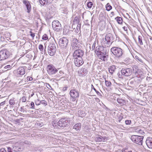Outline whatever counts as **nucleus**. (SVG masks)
<instances>
[{"label": "nucleus", "instance_id": "obj_43", "mask_svg": "<svg viewBox=\"0 0 152 152\" xmlns=\"http://www.w3.org/2000/svg\"><path fill=\"white\" fill-rule=\"evenodd\" d=\"M23 120V118H21L19 119H16L15 120V121L17 123H19L20 121H21Z\"/></svg>", "mask_w": 152, "mask_h": 152}, {"label": "nucleus", "instance_id": "obj_26", "mask_svg": "<svg viewBox=\"0 0 152 152\" xmlns=\"http://www.w3.org/2000/svg\"><path fill=\"white\" fill-rule=\"evenodd\" d=\"M115 19L116 20L118 23L119 24H121L123 21L122 18L121 17H117L115 18Z\"/></svg>", "mask_w": 152, "mask_h": 152}, {"label": "nucleus", "instance_id": "obj_11", "mask_svg": "<svg viewBox=\"0 0 152 152\" xmlns=\"http://www.w3.org/2000/svg\"><path fill=\"white\" fill-rule=\"evenodd\" d=\"M69 122L65 118L61 119L58 123V126L63 127H64L68 126Z\"/></svg>", "mask_w": 152, "mask_h": 152}, {"label": "nucleus", "instance_id": "obj_3", "mask_svg": "<svg viewBox=\"0 0 152 152\" xmlns=\"http://www.w3.org/2000/svg\"><path fill=\"white\" fill-rule=\"evenodd\" d=\"M56 51V44L55 41L50 43L48 46V53L51 56H53L55 53Z\"/></svg>", "mask_w": 152, "mask_h": 152}, {"label": "nucleus", "instance_id": "obj_46", "mask_svg": "<svg viewBox=\"0 0 152 152\" xmlns=\"http://www.w3.org/2000/svg\"><path fill=\"white\" fill-rule=\"evenodd\" d=\"M96 42L95 41L93 43V44L92 45V50H94L95 46H96Z\"/></svg>", "mask_w": 152, "mask_h": 152}, {"label": "nucleus", "instance_id": "obj_57", "mask_svg": "<svg viewBox=\"0 0 152 152\" xmlns=\"http://www.w3.org/2000/svg\"><path fill=\"white\" fill-rule=\"evenodd\" d=\"M67 87H64L63 88V91H65L67 89Z\"/></svg>", "mask_w": 152, "mask_h": 152}, {"label": "nucleus", "instance_id": "obj_29", "mask_svg": "<svg viewBox=\"0 0 152 152\" xmlns=\"http://www.w3.org/2000/svg\"><path fill=\"white\" fill-rule=\"evenodd\" d=\"M142 36H139L138 37V40L140 44L141 45H143V43L142 42Z\"/></svg>", "mask_w": 152, "mask_h": 152}, {"label": "nucleus", "instance_id": "obj_1", "mask_svg": "<svg viewBox=\"0 0 152 152\" xmlns=\"http://www.w3.org/2000/svg\"><path fill=\"white\" fill-rule=\"evenodd\" d=\"M112 53L117 58L121 57L124 53L122 49L118 47H113L110 50Z\"/></svg>", "mask_w": 152, "mask_h": 152}, {"label": "nucleus", "instance_id": "obj_58", "mask_svg": "<svg viewBox=\"0 0 152 152\" xmlns=\"http://www.w3.org/2000/svg\"><path fill=\"white\" fill-rule=\"evenodd\" d=\"M5 101L2 102L0 103V106H1L4 104L5 103Z\"/></svg>", "mask_w": 152, "mask_h": 152}, {"label": "nucleus", "instance_id": "obj_15", "mask_svg": "<svg viewBox=\"0 0 152 152\" xmlns=\"http://www.w3.org/2000/svg\"><path fill=\"white\" fill-rule=\"evenodd\" d=\"M72 50L74 49V48H79L81 46L79 45L78 40L76 38H73L72 40Z\"/></svg>", "mask_w": 152, "mask_h": 152}, {"label": "nucleus", "instance_id": "obj_40", "mask_svg": "<svg viewBox=\"0 0 152 152\" xmlns=\"http://www.w3.org/2000/svg\"><path fill=\"white\" fill-rule=\"evenodd\" d=\"M41 101H40L38 99H37L35 101V104L37 105H39L40 104Z\"/></svg>", "mask_w": 152, "mask_h": 152}, {"label": "nucleus", "instance_id": "obj_47", "mask_svg": "<svg viewBox=\"0 0 152 152\" xmlns=\"http://www.w3.org/2000/svg\"><path fill=\"white\" fill-rule=\"evenodd\" d=\"M21 99L22 102H25L26 101V99L24 96H23Z\"/></svg>", "mask_w": 152, "mask_h": 152}, {"label": "nucleus", "instance_id": "obj_12", "mask_svg": "<svg viewBox=\"0 0 152 152\" xmlns=\"http://www.w3.org/2000/svg\"><path fill=\"white\" fill-rule=\"evenodd\" d=\"M132 73V70L130 68L122 69L121 71V74L124 76H129Z\"/></svg>", "mask_w": 152, "mask_h": 152}, {"label": "nucleus", "instance_id": "obj_54", "mask_svg": "<svg viewBox=\"0 0 152 152\" xmlns=\"http://www.w3.org/2000/svg\"><path fill=\"white\" fill-rule=\"evenodd\" d=\"M32 79V78L30 77H27V80L29 81H31Z\"/></svg>", "mask_w": 152, "mask_h": 152}, {"label": "nucleus", "instance_id": "obj_21", "mask_svg": "<svg viewBox=\"0 0 152 152\" xmlns=\"http://www.w3.org/2000/svg\"><path fill=\"white\" fill-rule=\"evenodd\" d=\"M108 69L109 72L112 75L115 71L116 68L115 66L112 65L110 66Z\"/></svg>", "mask_w": 152, "mask_h": 152}, {"label": "nucleus", "instance_id": "obj_41", "mask_svg": "<svg viewBox=\"0 0 152 152\" xmlns=\"http://www.w3.org/2000/svg\"><path fill=\"white\" fill-rule=\"evenodd\" d=\"M39 49L40 50V51H43V45L41 44H40L39 46Z\"/></svg>", "mask_w": 152, "mask_h": 152}, {"label": "nucleus", "instance_id": "obj_4", "mask_svg": "<svg viewBox=\"0 0 152 152\" xmlns=\"http://www.w3.org/2000/svg\"><path fill=\"white\" fill-rule=\"evenodd\" d=\"M74 49L72 50L74 51L73 54V56L74 58H82L83 56L84 53L83 50H80L81 47L76 48H74Z\"/></svg>", "mask_w": 152, "mask_h": 152}, {"label": "nucleus", "instance_id": "obj_7", "mask_svg": "<svg viewBox=\"0 0 152 152\" xmlns=\"http://www.w3.org/2000/svg\"><path fill=\"white\" fill-rule=\"evenodd\" d=\"M47 71L50 75H54L58 72V70L53 65L49 64L47 67Z\"/></svg>", "mask_w": 152, "mask_h": 152}, {"label": "nucleus", "instance_id": "obj_61", "mask_svg": "<svg viewBox=\"0 0 152 152\" xmlns=\"http://www.w3.org/2000/svg\"><path fill=\"white\" fill-rule=\"evenodd\" d=\"M52 124L53 126H55L56 125V124H55L54 122H52Z\"/></svg>", "mask_w": 152, "mask_h": 152}, {"label": "nucleus", "instance_id": "obj_63", "mask_svg": "<svg viewBox=\"0 0 152 152\" xmlns=\"http://www.w3.org/2000/svg\"><path fill=\"white\" fill-rule=\"evenodd\" d=\"M111 14H114V12H111Z\"/></svg>", "mask_w": 152, "mask_h": 152}, {"label": "nucleus", "instance_id": "obj_55", "mask_svg": "<svg viewBox=\"0 0 152 152\" xmlns=\"http://www.w3.org/2000/svg\"><path fill=\"white\" fill-rule=\"evenodd\" d=\"M121 73L119 72L118 73V77L119 78H122V76L123 75L121 74H120Z\"/></svg>", "mask_w": 152, "mask_h": 152}, {"label": "nucleus", "instance_id": "obj_34", "mask_svg": "<svg viewBox=\"0 0 152 152\" xmlns=\"http://www.w3.org/2000/svg\"><path fill=\"white\" fill-rule=\"evenodd\" d=\"M105 84L107 86L109 87H110L111 85V83L110 81L106 80L105 81Z\"/></svg>", "mask_w": 152, "mask_h": 152}, {"label": "nucleus", "instance_id": "obj_23", "mask_svg": "<svg viewBox=\"0 0 152 152\" xmlns=\"http://www.w3.org/2000/svg\"><path fill=\"white\" fill-rule=\"evenodd\" d=\"M105 137H103L100 136V137H97L95 138V140L96 142L104 141L105 139Z\"/></svg>", "mask_w": 152, "mask_h": 152}, {"label": "nucleus", "instance_id": "obj_50", "mask_svg": "<svg viewBox=\"0 0 152 152\" xmlns=\"http://www.w3.org/2000/svg\"><path fill=\"white\" fill-rule=\"evenodd\" d=\"M75 31L76 33H78L79 32H80V30L76 27V28L75 30Z\"/></svg>", "mask_w": 152, "mask_h": 152}, {"label": "nucleus", "instance_id": "obj_38", "mask_svg": "<svg viewBox=\"0 0 152 152\" xmlns=\"http://www.w3.org/2000/svg\"><path fill=\"white\" fill-rule=\"evenodd\" d=\"M40 104H42L44 106H46L47 105V103L45 100H42L41 101Z\"/></svg>", "mask_w": 152, "mask_h": 152}, {"label": "nucleus", "instance_id": "obj_36", "mask_svg": "<svg viewBox=\"0 0 152 152\" xmlns=\"http://www.w3.org/2000/svg\"><path fill=\"white\" fill-rule=\"evenodd\" d=\"M136 132L142 135H143L145 133L141 129H138Z\"/></svg>", "mask_w": 152, "mask_h": 152}, {"label": "nucleus", "instance_id": "obj_13", "mask_svg": "<svg viewBox=\"0 0 152 152\" xmlns=\"http://www.w3.org/2000/svg\"><path fill=\"white\" fill-rule=\"evenodd\" d=\"M74 64L75 65L78 67L81 66L83 63L84 62L82 58H74Z\"/></svg>", "mask_w": 152, "mask_h": 152}, {"label": "nucleus", "instance_id": "obj_52", "mask_svg": "<svg viewBox=\"0 0 152 152\" xmlns=\"http://www.w3.org/2000/svg\"><path fill=\"white\" fill-rule=\"evenodd\" d=\"M77 24V28H78L80 30L81 28V24L80 23H79L78 24Z\"/></svg>", "mask_w": 152, "mask_h": 152}, {"label": "nucleus", "instance_id": "obj_6", "mask_svg": "<svg viewBox=\"0 0 152 152\" xmlns=\"http://www.w3.org/2000/svg\"><path fill=\"white\" fill-rule=\"evenodd\" d=\"M143 137L142 136L133 135L131 136V139L134 143L139 145H142Z\"/></svg>", "mask_w": 152, "mask_h": 152}, {"label": "nucleus", "instance_id": "obj_17", "mask_svg": "<svg viewBox=\"0 0 152 152\" xmlns=\"http://www.w3.org/2000/svg\"><path fill=\"white\" fill-rule=\"evenodd\" d=\"M23 3L26 5L27 12H30L31 10V6L29 2L28 1L24 0L23 1Z\"/></svg>", "mask_w": 152, "mask_h": 152}, {"label": "nucleus", "instance_id": "obj_64", "mask_svg": "<svg viewBox=\"0 0 152 152\" xmlns=\"http://www.w3.org/2000/svg\"><path fill=\"white\" fill-rule=\"evenodd\" d=\"M127 60H127V59H125V60H124V61H127Z\"/></svg>", "mask_w": 152, "mask_h": 152}, {"label": "nucleus", "instance_id": "obj_24", "mask_svg": "<svg viewBox=\"0 0 152 152\" xmlns=\"http://www.w3.org/2000/svg\"><path fill=\"white\" fill-rule=\"evenodd\" d=\"M117 101L121 105H123L125 104V100L122 99L118 98L117 99Z\"/></svg>", "mask_w": 152, "mask_h": 152}, {"label": "nucleus", "instance_id": "obj_59", "mask_svg": "<svg viewBox=\"0 0 152 152\" xmlns=\"http://www.w3.org/2000/svg\"><path fill=\"white\" fill-rule=\"evenodd\" d=\"M123 29L125 31H126L127 30V28L126 27L124 26L123 27Z\"/></svg>", "mask_w": 152, "mask_h": 152}, {"label": "nucleus", "instance_id": "obj_30", "mask_svg": "<svg viewBox=\"0 0 152 152\" xmlns=\"http://www.w3.org/2000/svg\"><path fill=\"white\" fill-rule=\"evenodd\" d=\"M39 1L40 4L42 5L48 4V1H47V0H39Z\"/></svg>", "mask_w": 152, "mask_h": 152}, {"label": "nucleus", "instance_id": "obj_44", "mask_svg": "<svg viewBox=\"0 0 152 152\" xmlns=\"http://www.w3.org/2000/svg\"><path fill=\"white\" fill-rule=\"evenodd\" d=\"M7 152H13L12 148L10 147H7Z\"/></svg>", "mask_w": 152, "mask_h": 152}, {"label": "nucleus", "instance_id": "obj_22", "mask_svg": "<svg viewBox=\"0 0 152 152\" xmlns=\"http://www.w3.org/2000/svg\"><path fill=\"white\" fill-rule=\"evenodd\" d=\"M78 115L79 117H82L86 115V113L84 111L79 110L78 111Z\"/></svg>", "mask_w": 152, "mask_h": 152}, {"label": "nucleus", "instance_id": "obj_53", "mask_svg": "<svg viewBox=\"0 0 152 152\" xmlns=\"http://www.w3.org/2000/svg\"><path fill=\"white\" fill-rule=\"evenodd\" d=\"M31 108H34V103L33 102H31Z\"/></svg>", "mask_w": 152, "mask_h": 152}, {"label": "nucleus", "instance_id": "obj_20", "mask_svg": "<svg viewBox=\"0 0 152 152\" xmlns=\"http://www.w3.org/2000/svg\"><path fill=\"white\" fill-rule=\"evenodd\" d=\"M81 128V124L80 123H77L75 124L73 127V129H75L76 131L80 130Z\"/></svg>", "mask_w": 152, "mask_h": 152}, {"label": "nucleus", "instance_id": "obj_25", "mask_svg": "<svg viewBox=\"0 0 152 152\" xmlns=\"http://www.w3.org/2000/svg\"><path fill=\"white\" fill-rule=\"evenodd\" d=\"M12 148L13 151L14 152L20 151L21 150V148L16 146H12Z\"/></svg>", "mask_w": 152, "mask_h": 152}, {"label": "nucleus", "instance_id": "obj_28", "mask_svg": "<svg viewBox=\"0 0 152 152\" xmlns=\"http://www.w3.org/2000/svg\"><path fill=\"white\" fill-rule=\"evenodd\" d=\"M69 30L67 27H64L63 29V34H68L69 33Z\"/></svg>", "mask_w": 152, "mask_h": 152}, {"label": "nucleus", "instance_id": "obj_45", "mask_svg": "<svg viewBox=\"0 0 152 152\" xmlns=\"http://www.w3.org/2000/svg\"><path fill=\"white\" fill-rule=\"evenodd\" d=\"M84 69H81L80 71V73H81L82 75H85V73L84 72Z\"/></svg>", "mask_w": 152, "mask_h": 152}, {"label": "nucleus", "instance_id": "obj_32", "mask_svg": "<svg viewBox=\"0 0 152 152\" xmlns=\"http://www.w3.org/2000/svg\"><path fill=\"white\" fill-rule=\"evenodd\" d=\"M106 10L108 11H110L112 9V6L110 5L109 3H107L106 4Z\"/></svg>", "mask_w": 152, "mask_h": 152}, {"label": "nucleus", "instance_id": "obj_9", "mask_svg": "<svg viewBox=\"0 0 152 152\" xmlns=\"http://www.w3.org/2000/svg\"><path fill=\"white\" fill-rule=\"evenodd\" d=\"M53 29L56 31H59L62 29L61 25L60 22L58 20H55L52 23Z\"/></svg>", "mask_w": 152, "mask_h": 152}, {"label": "nucleus", "instance_id": "obj_5", "mask_svg": "<svg viewBox=\"0 0 152 152\" xmlns=\"http://www.w3.org/2000/svg\"><path fill=\"white\" fill-rule=\"evenodd\" d=\"M102 46H97L95 49V52L98 56H100L102 54L106 55L107 51L106 48Z\"/></svg>", "mask_w": 152, "mask_h": 152}, {"label": "nucleus", "instance_id": "obj_16", "mask_svg": "<svg viewBox=\"0 0 152 152\" xmlns=\"http://www.w3.org/2000/svg\"><path fill=\"white\" fill-rule=\"evenodd\" d=\"M25 72V69L23 67H19L17 70V75L18 76H20L24 75Z\"/></svg>", "mask_w": 152, "mask_h": 152}, {"label": "nucleus", "instance_id": "obj_19", "mask_svg": "<svg viewBox=\"0 0 152 152\" xmlns=\"http://www.w3.org/2000/svg\"><path fill=\"white\" fill-rule=\"evenodd\" d=\"M9 104L11 105H13L15 104H17L18 101L16 100L15 98H12L9 101Z\"/></svg>", "mask_w": 152, "mask_h": 152}, {"label": "nucleus", "instance_id": "obj_51", "mask_svg": "<svg viewBox=\"0 0 152 152\" xmlns=\"http://www.w3.org/2000/svg\"><path fill=\"white\" fill-rule=\"evenodd\" d=\"M11 66L10 65H7L5 66L4 67V68L6 69H10V68H11Z\"/></svg>", "mask_w": 152, "mask_h": 152}, {"label": "nucleus", "instance_id": "obj_33", "mask_svg": "<svg viewBox=\"0 0 152 152\" xmlns=\"http://www.w3.org/2000/svg\"><path fill=\"white\" fill-rule=\"evenodd\" d=\"M106 55L102 54L100 56H98V57H99L103 61H105L106 58Z\"/></svg>", "mask_w": 152, "mask_h": 152}, {"label": "nucleus", "instance_id": "obj_35", "mask_svg": "<svg viewBox=\"0 0 152 152\" xmlns=\"http://www.w3.org/2000/svg\"><path fill=\"white\" fill-rule=\"evenodd\" d=\"M93 5V3L91 2H89L87 4V6L89 8H91L92 7Z\"/></svg>", "mask_w": 152, "mask_h": 152}, {"label": "nucleus", "instance_id": "obj_8", "mask_svg": "<svg viewBox=\"0 0 152 152\" xmlns=\"http://www.w3.org/2000/svg\"><path fill=\"white\" fill-rule=\"evenodd\" d=\"M71 96L70 101L74 102L75 101L76 98H78L79 96V93L78 91L75 89L71 90L69 93Z\"/></svg>", "mask_w": 152, "mask_h": 152}, {"label": "nucleus", "instance_id": "obj_18", "mask_svg": "<svg viewBox=\"0 0 152 152\" xmlns=\"http://www.w3.org/2000/svg\"><path fill=\"white\" fill-rule=\"evenodd\" d=\"M146 143L149 148H152V138L148 137L146 141Z\"/></svg>", "mask_w": 152, "mask_h": 152}, {"label": "nucleus", "instance_id": "obj_27", "mask_svg": "<svg viewBox=\"0 0 152 152\" xmlns=\"http://www.w3.org/2000/svg\"><path fill=\"white\" fill-rule=\"evenodd\" d=\"M79 18L78 16H76L75 19L74 20L73 22L74 24H78L79 23Z\"/></svg>", "mask_w": 152, "mask_h": 152}, {"label": "nucleus", "instance_id": "obj_56", "mask_svg": "<svg viewBox=\"0 0 152 152\" xmlns=\"http://www.w3.org/2000/svg\"><path fill=\"white\" fill-rule=\"evenodd\" d=\"M31 34H30L31 36L33 38H34V37L35 36V34L34 33H32L31 32Z\"/></svg>", "mask_w": 152, "mask_h": 152}, {"label": "nucleus", "instance_id": "obj_14", "mask_svg": "<svg viewBox=\"0 0 152 152\" xmlns=\"http://www.w3.org/2000/svg\"><path fill=\"white\" fill-rule=\"evenodd\" d=\"M7 51L5 50H1L0 52V60H4L8 58Z\"/></svg>", "mask_w": 152, "mask_h": 152}, {"label": "nucleus", "instance_id": "obj_48", "mask_svg": "<svg viewBox=\"0 0 152 152\" xmlns=\"http://www.w3.org/2000/svg\"><path fill=\"white\" fill-rule=\"evenodd\" d=\"M57 0H47V1H48V4L52 3L53 1H54V2H56Z\"/></svg>", "mask_w": 152, "mask_h": 152}, {"label": "nucleus", "instance_id": "obj_49", "mask_svg": "<svg viewBox=\"0 0 152 152\" xmlns=\"http://www.w3.org/2000/svg\"><path fill=\"white\" fill-rule=\"evenodd\" d=\"M0 152H7V151L4 148H2L0 149Z\"/></svg>", "mask_w": 152, "mask_h": 152}, {"label": "nucleus", "instance_id": "obj_42", "mask_svg": "<svg viewBox=\"0 0 152 152\" xmlns=\"http://www.w3.org/2000/svg\"><path fill=\"white\" fill-rule=\"evenodd\" d=\"M48 39V36L46 34H44L42 37V39L43 40H46Z\"/></svg>", "mask_w": 152, "mask_h": 152}, {"label": "nucleus", "instance_id": "obj_31", "mask_svg": "<svg viewBox=\"0 0 152 152\" xmlns=\"http://www.w3.org/2000/svg\"><path fill=\"white\" fill-rule=\"evenodd\" d=\"M91 88L92 89H93L94 90V91L96 92V93L97 94V95L98 96H102V95L101 94L99 91H98L96 90V89L94 88L92 84L91 85Z\"/></svg>", "mask_w": 152, "mask_h": 152}, {"label": "nucleus", "instance_id": "obj_10", "mask_svg": "<svg viewBox=\"0 0 152 152\" xmlns=\"http://www.w3.org/2000/svg\"><path fill=\"white\" fill-rule=\"evenodd\" d=\"M68 42V40L65 37L61 38L59 42L60 46L62 48H65L67 46Z\"/></svg>", "mask_w": 152, "mask_h": 152}, {"label": "nucleus", "instance_id": "obj_62", "mask_svg": "<svg viewBox=\"0 0 152 152\" xmlns=\"http://www.w3.org/2000/svg\"><path fill=\"white\" fill-rule=\"evenodd\" d=\"M149 39H150L151 40H152V37H150V38H149Z\"/></svg>", "mask_w": 152, "mask_h": 152}, {"label": "nucleus", "instance_id": "obj_37", "mask_svg": "<svg viewBox=\"0 0 152 152\" xmlns=\"http://www.w3.org/2000/svg\"><path fill=\"white\" fill-rule=\"evenodd\" d=\"M45 85L48 89L51 90L52 89V88L51 86L48 83H45Z\"/></svg>", "mask_w": 152, "mask_h": 152}, {"label": "nucleus", "instance_id": "obj_60", "mask_svg": "<svg viewBox=\"0 0 152 152\" xmlns=\"http://www.w3.org/2000/svg\"><path fill=\"white\" fill-rule=\"evenodd\" d=\"M23 107H21L20 108L21 110V111L23 112L24 111V110L23 109Z\"/></svg>", "mask_w": 152, "mask_h": 152}, {"label": "nucleus", "instance_id": "obj_2", "mask_svg": "<svg viewBox=\"0 0 152 152\" xmlns=\"http://www.w3.org/2000/svg\"><path fill=\"white\" fill-rule=\"evenodd\" d=\"M100 42L102 45L104 46L108 47L110 46L112 43L110 41L111 38L110 35H107L105 38H102L100 39Z\"/></svg>", "mask_w": 152, "mask_h": 152}, {"label": "nucleus", "instance_id": "obj_39", "mask_svg": "<svg viewBox=\"0 0 152 152\" xmlns=\"http://www.w3.org/2000/svg\"><path fill=\"white\" fill-rule=\"evenodd\" d=\"M125 123L126 125H130L131 123V120H126L125 121Z\"/></svg>", "mask_w": 152, "mask_h": 152}]
</instances>
